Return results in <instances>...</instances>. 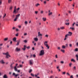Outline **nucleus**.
I'll return each instance as SVG.
<instances>
[{
	"mask_svg": "<svg viewBox=\"0 0 78 78\" xmlns=\"http://www.w3.org/2000/svg\"><path fill=\"white\" fill-rule=\"evenodd\" d=\"M38 12L37 11H35V13L36 14H37V13Z\"/></svg>",
	"mask_w": 78,
	"mask_h": 78,
	"instance_id": "nucleus-55",
	"label": "nucleus"
},
{
	"mask_svg": "<svg viewBox=\"0 0 78 78\" xmlns=\"http://www.w3.org/2000/svg\"><path fill=\"white\" fill-rule=\"evenodd\" d=\"M36 6H39V5H40V4H39L38 3L37 4H36Z\"/></svg>",
	"mask_w": 78,
	"mask_h": 78,
	"instance_id": "nucleus-36",
	"label": "nucleus"
},
{
	"mask_svg": "<svg viewBox=\"0 0 78 78\" xmlns=\"http://www.w3.org/2000/svg\"><path fill=\"white\" fill-rule=\"evenodd\" d=\"M72 44H69V47H72Z\"/></svg>",
	"mask_w": 78,
	"mask_h": 78,
	"instance_id": "nucleus-60",
	"label": "nucleus"
},
{
	"mask_svg": "<svg viewBox=\"0 0 78 78\" xmlns=\"http://www.w3.org/2000/svg\"><path fill=\"white\" fill-rule=\"evenodd\" d=\"M8 3H11V0H8Z\"/></svg>",
	"mask_w": 78,
	"mask_h": 78,
	"instance_id": "nucleus-37",
	"label": "nucleus"
},
{
	"mask_svg": "<svg viewBox=\"0 0 78 78\" xmlns=\"http://www.w3.org/2000/svg\"><path fill=\"white\" fill-rule=\"evenodd\" d=\"M17 17H16L15 19L14 20V21H17Z\"/></svg>",
	"mask_w": 78,
	"mask_h": 78,
	"instance_id": "nucleus-31",
	"label": "nucleus"
},
{
	"mask_svg": "<svg viewBox=\"0 0 78 78\" xmlns=\"http://www.w3.org/2000/svg\"><path fill=\"white\" fill-rule=\"evenodd\" d=\"M72 63H70L69 64V67H71V66H72Z\"/></svg>",
	"mask_w": 78,
	"mask_h": 78,
	"instance_id": "nucleus-38",
	"label": "nucleus"
},
{
	"mask_svg": "<svg viewBox=\"0 0 78 78\" xmlns=\"http://www.w3.org/2000/svg\"><path fill=\"white\" fill-rule=\"evenodd\" d=\"M13 41H16V38L15 37L13 38Z\"/></svg>",
	"mask_w": 78,
	"mask_h": 78,
	"instance_id": "nucleus-27",
	"label": "nucleus"
},
{
	"mask_svg": "<svg viewBox=\"0 0 78 78\" xmlns=\"http://www.w3.org/2000/svg\"><path fill=\"white\" fill-rule=\"evenodd\" d=\"M30 75H31V76H34V75L33 74V73H31L30 74Z\"/></svg>",
	"mask_w": 78,
	"mask_h": 78,
	"instance_id": "nucleus-35",
	"label": "nucleus"
},
{
	"mask_svg": "<svg viewBox=\"0 0 78 78\" xmlns=\"http://www.w3.org/2000/svg\"><path fill=\"white\" fill-rule=\"evenodd\" d=\"M53 14V12H50L48 14V16H51Z\"/></svg>",
	"mask_w": 78,
	"mask_h": 78,
	"instance_id": "nucleus-20",
	"label": "nucleus"
},
{
	"mask_svg": "<svg viewBox=\"0 0 78 78\" xmlns=\"http://www.w3.org/2000/svg\"><path fill=\"white\" fill-rule=\"evenodd\" d=\"M34 40L36 41H38V39H37V38H34Z\"/></svg>",
	"mask_w": 78,
	"mask_h": 78,
	"instance_id": "nucleus-18",
	"label": "nucleus"
},
{
	"mask_svg": "<svg viewBox=\"0 0 78 78\" xmlns=\"http://www.w3.org/2000/svg\"><path fill=\"white\" fill-rule=\"evenodd\" d=\"M27 33L24 34V36H27Z\"/></svg>",
	"mask_w": 78,
	"mask_h": 78,
	"instance_id": "nucleus-59",
	"label": "nucleus"
},
{
	"mask_svg": "<svg viewBox=\"0 0 78 78\" xmlns=\"http://www.w3.org/2000/svg\"><path fill=\"white\" fill-rule=\"evenodd\" d=\"M25 23L27 25V24H28V22H27V21H26L25 22Z\"/></svg>",
	"mask_w": 78,
	"mask_h": 78,
	"instance_id": "nucleus-42",
	"label": "nucleus"
},
{
	"mask_svg": "<svg viewBox=\"0 0 78 78\" xmlns=\"http://www.w3.org/2000/svg\"><path fill=\"white\" fill-rule=\"evenodd\" d=\"M10 57H11V55H9L8 54H7L6 55V58H10Z\"/></svg>",
	"mask_w": 78,
	"mask_h": 78,
	"instance_id": "nucleus-9",
	"label": "nucleus"
},
{
	"mask_svg": "<svg viewBox=\"0 0 78 78\" xmlns=\"http://www.w3.org/2000/svg\"><path fill=\"white\" fill-rule=\"evenodd\" d=\"M12 75L13 76H14L15 77H17V76H19V74H16V73H13L12 74Z\"/></svg>",
	"mask_w": 78,
	"mask_h": 78,
	"instance_id": "nucleus-3",
	"label": "nucleus"
},
{
	"mask_svg": "<svg viewBox=\"0 0 78 78\" xmlns=\"http://www.w3.org/2000/svg\"><path fill=\"white\" fill-rule=\"evenodd\" d=\"M32 60H30V63L31 65L33 64V63H32Z\"/></svg>",
	"mask_w": 78,
	"mask_h": 78,
	"instance_id": "nucleus-21",
	"label": "nucleus"
},
{
	"mask_svg": "<svg viewBox=\"0 0 78 78\" xmlns=\"http://www.w3.org/2000/svg\"><path fill=\"white\" fill-rule=\"evenodd\" d=\"M69 20H66V22H69Z\"/></svg>",
	"mask_w": 78,
	"mask_h": 78,
	"instance_id": "nucleus-50",
	"label": "nucleus"
},
{
	"mask_svg": "<svg viewBox=\"0 0 78 78\" xmlns=\"http://www.w3.org/2000/svg\"><path fill=\"white\" fill-rule=\"evenodd\" d=\"M65 24L66 25H69V23H66Z\"/></svg>",
	"mask_w": 78,
	"mask_h": 78,
	"instance_id": "nucleus-33",
	"label": "nucleus"
},
{
	"mask_svg": "<svg viewBox=\"0 0 78 78\" xmlns=\"http://www.w3.org/2000/svg\"><path fill=\"white\" fill-rule=\"evenodd\" d=\"M14 64V63L13 62L10 65V67L11 69L13 68V66H12V65Z\"/></svg>",
	"mask_w": 78,
	"mask_h": 78,
	"instance_id": "nucleus-11",
	"label": "nucleus"
},
{
	"mask_svg": "<svg viewBox=\"0 0 78 78\" xmlns=\"http://www.w3.org/2000/svg\"><path fill=\"white\" fill-rule=\"evenodd\" d=\"M60 29L61 30H64L65 29V27H60Z\"/></svg>",
	"mask_w": 78,
	"mask_h": 78,
	"instance_id": "nucleus-17",
	"label": "nucleus"
},
{
	"mask_svg": "<svg viewBox=\"0 0 78 78\" xmlns=\"http://www.w3.org/2000/svg\"><path fill=\"white\" fill-rule=\"evenodd\" d=\"M61 51H62V52H63V53H64V52H65V51H64V50H63L62 49H61Z\"/></svg>",
	"mask_w": 78,
	"mask_h": 78,
	"instance_id": "nucleus-26",
	"label": "nucleus"
},
{
	"mask_svg": "<svg viewBox=\"0 0 78 78\" xmlns=\"http://www.w3.org/2000/svg\"><path fill=\"white\" fill-rule=\"evenodd\" d=\"M8 54V52H7L6 53H3V55H7Z\"/></svg>",
	"mask_w": 78,
	"mask_h": 78,
	"instance_id": "nucleus-30",
	"label": "nucleus"
},
{
	"mask_svg": "<svg viewBox=\"0 0 78 78\" xmlns=\"http://www.w3.org/2000/svg\"><path fill=\"white\" fill-rule=\"evenodd\" d=\"M38 36L39 37H40V36H42V34H41L40 32H39L38 33Z\"/></svg>",
	"mask_w": 78,
	"mask_h": 78,
	"instance_id": "nucleus-8",
	"label": "nucleus"
},
{
	"mask_svg": "<svg viewBox=\"0 0 78 78\" xmlns=\"http://www.w3.org/2000/svg\"><path fill=\"white\" fill-rule=\"evenodd\" d=\"M26 48H27V46L26 45L24 46V48H22V49L25 51L26 50Z\"/></svg>",
	"mask_w": 78,
	"mask_h": 78,
	"instance_id": "nucleus-10",
	"label": "nucleus"
},
{
	"mask_svg": "<svg viewBox=\"0 0 78 78\" xmlns=\"http://www.w3.org/2000/svg\"><path fill=\"white\" fill-rule=\"evenodd\" d=\"M19 45V42H17L16 44V46H17Z\"/></svg>",
	"mask_w": 78,
	"mask_h": 78,
	"instance_id": "nucleus-40",
	"label": "nucleus"
},
{
	"mask_svg": "<svg viewBox=\"0 0 78 78\" xmlns=\"http://www.w3.org/2000/svg\"><path fill=\"white\" fill-rule=\"evenodd\" d=\"M24 42L25 43H27V41L25 40L24 41Z\"/></svg>",
	"mask_w": 78,
	"mask_h": 78,
	"instance_id": "nucleus-51",
	"label": "nucleus"
},
{
	"mask_svg": "<svg viewBox=\"0 0 78 78\" xmlns=\"http://www.w3.org/2000/svg\"><path fill=\"white\" fill-rule=\"evenodd\" d=\"M26 57H27V58H28V57H29V56L28 55H26Z\"/></svg>",
	"mask_w": 78,
	"mask_h": 78,
	"instance_id": "nucleus-62",
	"label": "nucleus"
},
{
	"mask_svg": "<svg viewBox=\"0 0 78 78\" xmlns=\"http://www.w3.org/2000/svg\"><path fill=\"white\" fill-rule=\"evenodd\" d=\"M78 48H76L75 50V51H78Z\"/></svg>",
	"mask_w": 78,
	"mask_h": 78,
	"instance_id": "nucleus-39",
	"label": "nucleus"
},
{
	"mask_svg": "<svg viewBox=\"0 0 78 78\" xmlns=\"http://www.w3.org/2000/svg\"><path fill=\"white\" fill-rule=\"evenodd\" d=\"M47 43H48L47 41H44V45H45V46H46V47H47L48 49H49L50 47L48 46V44H47Z\"/></svg>",
	"mask_w": 78,
	"mask_h": 78,
	"instance_id": "nucleus-2",
	"label": "nucleus"
},
{
	"mask_svg": "<svg viewBox=\"0 0 78 78\" xmlns=\"http://www.w3.org/2000/svg\"><path fill=\"white\" fill-rule=\"evenodd\" d=\"M71 61H72V62H76V61H75V59H74L73 58L71 60Z\"/></svg>",
	"mask_w": 78,
	"mask_h": 78,
	"instance_id": "nucleus-16",
	"label": "nucleus"
},
{
	"mask_svg": "<svg viewBox=\"0 0 78 78\" xmlns=\"http://www.w3.org/2000/svg\"><path fill=\"white\" fill-rule=\"evenodd\" d=\"M76 59L77 61H78V55L76 54Z\"/></svg>",
	"mask_w": 78,
	"mask_h": 78,
	"instance_id": "nucleus-15",
	"label": "nucleus"
},
{
	"mask_svg": "<svg viewBox=\"0 0 78 78\" xmlns=\"http://www.w3.org/2000/svg\"><path fill=\"white\" fill-rule=\"evenodd\" d=\"M8 38H5L4 39V40L5 41H8Z\"/></svg>",
	"mask_w": 78,
	"mask_h": 78,
	"instance_id": "nucleus-24",
	"label": "nucleus"
},
{
	"mask_svg": "<svg viewBox=\"0 0 78 78\" xmlns=\"http://www.w3.org/2000/svg\"><path fill=\"white\" fill-rule=\"evenodd\" d=\"M60 62L62 63V64H64V62L63 61H61Z\"/></svg>",
	"mask_w": 78,
	"mask_h": 78,
	"instance_id": "nucleus-53",
	"label": "nucleus"
},
{
	"mask_svg": "<svg viewBox=\"0 0 78 78\" xmlns=\"http://www.w3.org/2000/svg\"><path fill=\"white\" fill-rule=\"evenodd\" d=\"M70 29H71V30H75V28H74V27L72 28V27H70Z\"/></svg>",
	"mask_w": 78,
	"mask_h": 78,
	"instance_id": "nucleus-29",
	"label": "nucleus"
},
{
	"mask_svg": "<svg viewBox=\"0 0 78 78\" xmlns=\"http://www.w3.org/2000/svg\"><path fill=\"white\" fill-rule=\"evenodd\" d=\"M73 69H74V70H76V67L74 66V67L73 68Z\"/></svg>",
	"mask_w": 78,
	"mask_h": 78,
	"instance_id": "nucleus-46",
	"label": "nucleus"
},
{
	"mask_svg": "<svg viewBox=\"0 0 78 78\" xmlns=\"http://www.w3.org/2000/svg\"><path fill=\"white\" fill-rule=\"evenodd\" d=\"M12 9V6H11L10 8V9L11 10Z\"/></svg>",
	"mask_w": 78,
	"mask_h": 78,
	"instance_id": "nucleus-49",
	"label": "nucleus"
},
{
	"mask_svg": "<svg viewBox=\"0 0 78 78\" xmlns=\"http://www.w3.org/2000/svg\"><path fill=\"white\" fill-rule=\"evenodd\" d=\"M44 4H46L47 3L46 1H44Z\"/></svg>",
	"mask_w": 78,
	"mask_h": 78,
	"instance_id": "nucleus-63",
	"label": "nucleus"
},
{
	"mask_svg": "<svg viewBox=\"0 0 78 78\" xmlns=\"http://www.w3.org/2000/svg\"><path fill=\"white\" fill-rule=\"evenodd\" d=\"M76 23H73V27H74V25H75V24Z\"/></svg>",
	"mask_w": 78,
	"mask_h": 78,
	"instance_id": "nucleus-48",
	"label": "nucleus"
},
{
	"mask_svg": "<svg viewBox=\"0 0 78 78\" xmlns=\"http://www.w3.org/2000/svg\"><path fill=\"white\" fill-rule=\"evenodd\" d=\"M20 67H23V65H20Z\"/></svg>",
	"mask_w": 78,
	"mask_h": 78,
	"instance_id": "nucleus-47",
	"label": "nucleus"
},
{
	"mask_svg": "<svg viewBox=\"0 0 78 78\" xmlns=\"http://www.w3.org/2000/svg\"><path fill=\"white\" fill-rule=\"evenodd\" d=\"M39 75V73H38L37 74H35V77H36L37 78H40V77L37 76H38Z\"/></svg>",
	"mask_w": 78,
	"mask_h": 78,
	"instance_id": "nucleus-7",
	"label": "nucleus"
},
{
	"mask_svg": "<svg viewBox=\"0 0 78 78\" xmlns=\"http://www.w3.org/2000/svg\"><path fill=\"white\" fill-rule=\"evenodd\" d=\"M2 0H0V5H2Z\"/></svg>",
	"mask_w": 78,
	"mask_h": 78,
	"instance_id": "nucleus-43",
	"label": "nucleus"
},
{
	"mask_svg": "<svg viewBox=\"0 0 78 78\" xmlns=\"http://www.w3.org/2000/svg\"><path fill=\"white\" fill-rule=\"evenodd\" d=\"M18 65V64H16V66L14 67H17V66Z\"/></svg>",
	"mask_w": 78,
	"mask_h": 78,
	"instance_id": "nucleus-44",
	"label": "nucleus"
},
{
	"mask_svg": "<svg viewBox=\"0 0 78 78\" xmlns=\"http://www.w3.org/2000/svg\"><path fill=\"white\" fill-rule=\"evenodd\" d=\"M62 74H63V75H65V74H66V72H63Z\"/></svg>",
	"mask_w": 78,
	"mask_h": 78,
	"instance_id": "nucleus-57",
	"label": "nucleus"
},
{
	"mask_svg": "<svg viewBox=\"0 0 78 78\" xmlns=\"http://www.w3.org/2000/svg\"><path fill=\"white\" fill-rule=\"evenodd\" d=\"M44 55V50H42L40 51V56H43Z\"/></svg>",
	"mask_w": 78,
	"mask_h": 78,
	"instance_id": "nucleus-1",
	"label": "nucleus"
},
{
	"mask_svg": "<svg viewBox=\"0 0 78 78\" xmlns=\"http://www.w3.org/2000/svg\"><path fill=\"white\" fill-rule=\"evenodd\" d=\"M66 46H65L64 45H62V48H63V49L64 48V49H65V48H66Z\"/></svg>",
	"mask_w": 78,
	"mask_h": 78,
	"instance_id": "nucleus-22",
	"label": "nucleus"
},
{
	"mask_svg": "<svg viewBox=\"0 0 78 78\" xmlns=\"http://www.w3.org/2000/svg\"><path fill=\"white\" fill-rule=\"evenodd\" d=\"M42 19L43 21H46V18H43Z\"/></svg>",
	"mask_w": 78,
	"mask_h": 78,
	"instance_id": "nucleus-23",
	"label": "nucleus"
},
{
	"mask_svg": "<svg viewBox=\"0 0 78 78\" xmlns=\"http://www.w3.org/2000/svg\"><path fill=\"white\" fill-rule=\"evenodd\" d=\"M15 51H20V49L17 47L15 49Z\"/></svg>",
	"mask_w": 78,
	"mask_h": 78,
	"instance_id": "nucleus-5",
	"label": "nucleus"
},
{
	"mask_svg": "<svg viewBox=\"0 0 78 78\" xmlns=\"http://www.w3.org/2000/svg\"><path fill=\"white\" fill-rule=\"evenodd\" d=\"M67 38H68V36H67L66 37V35L65 36V38L64 39V41H66V39H67Z\"/></svg>",
	"mask_w": 78,
	"mask_h": 78,
	"instance_id": "nucleus-25",
	"label": "nucleus"
},
{
	"mask_svg": "<svg viewBox=\"0 0 78 78\" xmlns=\"http://www.w3.org/2000/svg\"><path fill=\"white\" fill-rule=\"evenodd\" d=\"M19 9H20V8H17L16 11V14H17V13L18 12H19Z\"/></svg>",
	"mask_w": 78,
	"mask_h": 78,
	"instance_id": "nucleus-13",
	"label": "nucleus"
},
{
	"mask_svg": "<svg viewBox=\"0 0 78 78\" xmlns=\"http://www.w3.org/2000/svg\"><path fill=\"white\" fill-rule=\"evenodd\" d=\"M16 6H15L14 10L13 13V14H16Z\"/></svg>",
	"mask_w": 78,
	"mask_h": 78,
	"instance_id": "nucleus-6",
	"label": "nucleus"
},
{
	"mask_svg": "<svg viewBox=\"0 0 78 78\" xmlns=\"http://www.w3.org/2000/svg\"><path fill=\"white\" fill-rule=\"evenodd\" d=\"M68 33L69 34H67L66 35V37H67V36H72V32H69Z\"/></svg>",
	"mask_w": 78,
	"mask_h": 78,
	"instance_id": "nucleus-4",
	"label": "nucleus"
},
{
	"mask_svg": "<svg viewBox=\"0 0 78 78\" xmlns=\"http://www.w3.org/2000/svg\"><path fill=\"white\" fill-rule=\"evenodd\" d=\"M14 69L15 71H16V72H17V67H14Z\"/></svg>",
	"mask_w": 78,
	"mask_h": 78,
	"instance_id": "nucleus-19",
	"label": "nucleus"
},
{
	"mask_svg": "<svg viewBox=\"0 0 78 78\" xmlns=\"http://www.w3.org/2000/svg\"><path fill=\"white\" fill-rule=\"evenodd\" d=\"M33 57L34 58H35L36 57V55L35 54H34L33 55Z\"/></svg>",
	"mask_w": 78,
	"mask_h": 78,
	"instance_id": "nucleus-56",
	"label": "nucleus"
},
{
	"mask_svg": "<svg viewBox=\"0 0 78 78\" xmlns=\"http://www.w3.org/2000/svg\"><path fill=\"white\" fill-rule=\"evenodd\" d=\"M20 14L17 15H16V17H19V16H20Z\"/></svg>",
	"mask_w": 78,
	"mask_h": 78,
	"instance_id": "nucleus-32",
	"label": "nucleus"
},
{
	"mask_svg": "<svg viewBox=\"0 0 78 78\" xmlns=\"http://www.w3.org/2000/svg\"><path fill=\"white\" fill-rule=\"evenodd\" d=\"M0 62H1L2 64H5V62H4V60H1Z\"/></svg>",
	"mask_w": 78,
	"mask_h": 78,
	"instance_id": "nucleus-12",
	"label": "nucleus"
},
{
	"mask_svg": "<svg viewBox=\"0 0 78 78\" xmlns=\"http://www.w3.org/2000/svg\"><path fill=\"white\" fill-rule=\"evenodd\" d=\"M32 71H33V70L31 69H30L29 71V73H31V72H32Z\"/></svg>",
	"mask_w": 78,
	"mask_h": 78,
	"instance_id": "nucleus-34",
	"label": "nucleus"
},
{
	"mask_svg": "<svg viewBox=\"0 0 78 78\" xmlns=\"http://www.w3.org/2000/svg\"><path fill=\"white\" fill-rule=\"evenodd\" d=\"M6 13H5V15L3 16V19H4V18H5V16H6Z\"/></svg>",
	"mask_w": 78,
	"mask_h": 78,
	"instance_id": "nucleus-45",
	"label": "nucleus"
},
{
	"mask_svg": "<svg viewBox=\"0 0 78 78\" xmlns=\"http://www.w3.org/2000/svg\"><path fill=\"white\" fill-rule=\"evenodd\" d=\"M45 37H48V35H46Z\"/></svg>",
	"mask_w": 78,
	"mask_h": 78,
	"instance_id": "nucleus-58",
	"label": "nucleus"
},
{
	"mask_svg": "<svg viewBox=\"0 0 78 78\" xmlns=\"http://www.w3.org/2000/svg\"><path fill=\"white\" fill-rule=\"evenodd\" d=\"M26 48H27V49H29L30 48V46H28L27 47H26Z\"/></svg>",
	"mask_w": 78,
	"mask_h": 78,
	"instance_id": "nucleus-54",
	"label": "nucleus"
},
{
	"mask_svg": "<svg viewBox=\"0 0 78 78\" xmlns=\"http://www.w3.org/2000/svg\"><path fill=\"white\" fill-rule=\"evenodd\" d=\"M16 36L17 37L19 36V33H17V34H16Z\"/></svg>",
	"mask_w": 78,
	"mask_h": 78,
	"instance_id": "nucleus-41",
	"label": "nucleus"
},
{
	"mask_svg": "<svg viewBox=\"0 0 78 78\" xmlns=\"http://www.w3.org/2000/svg\"><path fill=\"white\" fill-rule=\"evenodd\" d=\"M58 50H60V47H58Z\"/></svg>",
	"mask_w": 78,
	"mask_h": 78,
	"instance_id": "nucleus-64",
	"label": "nucleus"
},
{
	"mask_svg": "<svg viewBox=\"0 0 78 78\" xmlns=\"http://www.w3.org/2000/svg\"><path fill=\"white\" fill-rule=\"evenodd\" d=\"M15 17V15H13L12 16V18H14Z\"/></svg>",
	"mask_w": 78,
	"mask_h": 78,
	"instance_id": "nucleus-52",
	"label": "nucleus"
},
{
	"mask_svg": "<svg viewBox=\"0 0 78 78\" xmlns=\"http://www.w3.org/2000/svg\"><path fill=\"white\" fill-rule=\"evenodd\" d=\"M16 28L15 27H13L12 28V30H16Z\"/></svg>",
	"mask_w": 78,
	"mask_h": 78,
	"instance_id": "nucleus-28",
	"label": "nucleus"
},
{
	"mask_svg": "<svg viewBox=\"0 0 78 78\" xmlns=\"http://www.w3.org/2000/svg\"><path fill=\"white\" fill-rule=\"evenodd\" d=\"M3 78H8V76H7V75L6 74L4 75L3 76Z\"/></svg>",
	"mask_w": 78,
	"mask_h": 78,
	"instance_id": "nucleus-14",
	"label": "nucleus"
},
{
	"mask_svg": "<svg viewBox=\"0 0 78 78\" xmlns=\"http://www.w3.org/2000/svg\"><path fill=\"white\" fill-rule=\"evenodd\" d=\"M73 75H72V76H70V78H73Z\"/></svg>",
	"mask_w": 78,
	"mask_h": 78,
	"instance_id": "nucleus-61",
	"label": "nucleus"
}]
</instances>
